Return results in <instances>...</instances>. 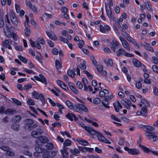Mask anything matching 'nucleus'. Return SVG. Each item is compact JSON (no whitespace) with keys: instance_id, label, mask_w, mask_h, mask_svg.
<instances>
[{"instance_id":"22","label":"nucleus","mask_w":158,"mask_h":158,"mask_svg":"<svg viewBox=\"0 0 158 158\" xmlns=\"http://www.w3.org/2000/svg\"><path fill=\"white\" fill-rule=\"evenodd\" d=\"M114 106L115 111L117 112H119L120 108L121 109H122V108L120 103L118 101L114 103Z\"/></svg>"},{"instance_id":"37","label":"nucleus","mask_w":158,"mask_h":158,"mask_svg":"<svg viewBox=\"0 0 158 158\" xmlns=\"http://www.w3.org/2000/svg\"><path fill=\"white\" fill-rule=\"evenodd\" d=\"M140 102L143 104L146 107H149L150 106V104L145 99H141L140 100Z\"/></svg>"},{"instance_id":"17","label":"nucleus","mask_w":158,"mask_h":158,"mask_svg":"<svg viewBox=\"0 0 158 158\" xmlns=\"http://www.w3.org/2000/svg\"><path fill=\"white\" fill-rule=\"evenodd\" d=\"M46 34L48 37L52 40L56 41L57 40V37L54 33L51 31H46Z\"/></svg>"},{"instance_id":"32","label":"nucleus","mask_w":158,"mask_h":158,"mask_svg":"<svg viewBox=\"0 0 158 158\" xmlns=\"http://www.w3.org/2000/svg\"><path fill=\"white\" fill-rule=\"evenodd\" d=\"M70 152L74 155L77 156L80 152L79 150L77 149L74 148L70 150Z\"/></svg>"},{"instance_id":"51","label":"nucleus","mask_w":158,"mask_h":158,"mask_svg":"<svg viewBox=\"0 0 158 158\" xmlns=\"http://www.w3.org/2000/svg\"><path fill=\"white\" fill-rule=\"evenodd\" d=\"M111 118L113 120L116 121L117 122H121V120L118 118V117H116L115 115L114 114H112L111 116Z\"/></svg>"},{"instance_id":"25","label":"nucleus","mask_w":158,"mask_h":158,"mask_svg":"<svg viewBox=\"0 0 158 158\" xmlns=\"http://www.w3.org/2000/svg\"><path fill=\"white\" fill-rule=\"evenodd\" d=\"M143 81V79L140 78H139L138 81L136 82L135 83V87L138 89H140L142 88V84L141 82Z\"/></svg>"},{"instance_id":"62","label":"nucleus","mask_w":158,"mask_h":158,"mask_svg":"<svg viewBox=\"0 0 158 158\" xmlns=\"http://www.w3.org/2000/svg\"><path fill=\"white\" fill-rule=\"evenodd\" d=\"M6 154L8 156H13L15 154V153L14 152L11 151L10 149L6 152Z\"/></svg>"},{"instance_id":"56","label":"nucleus","mask_w":158,"mask_h":158,"mask_svg":"<svg viewBox=\"0 0 158 158\" xmlns=\"http://www.w3.org/2000/svg\"><path fill=\"white\" fill-rule=\"evenodd\" d=\"M131 102L130 101L127 100L126 101V107L127 109H130V105H131Z\"/></svg>"},{"instance_id":"40","label":"nucleus","mask_w":158,"mask_h":158,"mask_svg":"<svg viewBox=\"0 0 158 158\" xmlns=\"http://www.w3.org/2000/svg\"><path fill=\"white\" fill-rule=\"evenodd\" d=\"M60 133L62 135L64 136V135H66L67 137L69 138H71V136L69 133L66 131H60Z\"/></svg>"},{"instance_id":"59","label":"nucleus","mask_w":158,"mask_h":158,"mask_svg":"<svg viewBox=\"0 0 158 158\" xmlns=\"http://www.w3.org/2000/svg\"><path fill=\"white\" fill-rule=\"evenodd\" d=\"M0 149L6 152L10 149V148L8 146H2L0 147Z\"/></svg>"},{"instance_id":"3","label":"nucleus","mask_w":158,"mask_h":158,"mask_svg":"<svg viewBox=\"0 0 158 158\" xmlns=\"http://www.w3.org/2000/svg\"><path fill=\"white\" fill-rule=\"evenodd\" d=\"M122 34L123 37L125 38L127 41L132 44L135 46H137L138 44L136 40L133 38L130 35L126 32H122Z\"/></svg>"},{"instance_id":"19","label":"nucleus","mask_w":158,"mask_h":158,"mask_svg":"<svg viewBox=\"0 0 158 158\" xmlns=\"http://www.w3.org/2000/svg\"><path fill=\"white\" fill-rule=\"evenodd\" d=\"M30 44L31 46L35 47L38 49L41 48L40 46L37 41H34L31 39L29 40Z\"/></svg>"},{"instance_id":"2","label":"nucleus","mask_w":158,"mask_h":158,"mask_svg":"<svg viewBox=\"0 0 158 158\" xmlns=\"http://www.w3.org/2000/svg\"><path fill=\"white\" fill-rule=\"evenodd\" d=\"M4 31L6 35L9 38L12 37L15 41H16L18 40V37L16 34L14 32H11L7 26H6L4 28Z\"/></svg>"},{"instance_id":"53","label":"nucleus","mask_w":158,"mask_h":158,"mask_svg":"<svg viewBox=\"0 0 158 158\" xmlns=\"http://www.w3.org/2000/svg\"><path fill=\"white\" fill-rule=\"evenodd\" d=\"M74 73L75 75H80V70L79 68H75L73 70Z\"/></svg>"},{"instance_id":"8","label":"nucleus","mask_w":158,"mask_h":158,"mask_svg":"<svg viewBox=\"0 0 158 158\" xmlns=\"http://www.w3.org/2000/svg\"><path fill=\"white\" fill-rule=\"evenodd\" d=\"M119 38L121 42L123 47L127 50L130 51V47L128 42L124 39V38L121 36H119Z\"/></svg>"},{"instance_id":"35","label":"nucleus","mask_w":158,"mask_h":158,"mask_svg":"<svg viewBox=\"0 0 158 158\" xmlns=\"http://www.w3.org/2000/svg\"><path fill=\"white\" fill-rule=\"evenodd\" d=\"M56 105V106H57L59 109V112L62 114V110L64 108V106L61 104L58 103H57Z\"/></svg>"},{"instance_id":"21","label":"nucleus","mask_w":158,"mask_h":158,"mask_svg":"<svg viewBox=\"0 0 158 158\" xmlns=\"http://www.w3.org/2000/svg\"><path fill=\"white\" fill-rule=\"evenodd\" d=\"M77 141L81 145L84 146H87L89 144V143L87 141L81 138H77Z\"/></svg>"},{"instance_id":"12","label":"nucleus","mask_w":158,"mask_h":158,"mask_svg":"<svg viewBox=\"0 0 158 158\" xmlns=\"http://www.w3.org/2000/svg\"><path fill=\"white\" fill-rule=\"evenodd\" d=\"M105 6L107 15L109 18H111L112 17V16L110 7L107 2L105 3Z\"/></svg>"},{"instance_id":"18","label":"nucleus","mask_w":158,"mask_h":158,"mask_svg":"<svg viewBox=\"0 0 158 158\" xmlns=\"http://www.w3.org/2000/svg\"><path fill=\"white\" fill-rule=\"evenodd\" d=\"M66 117L71 121L74 120L77 121V119L75 115L72 113H68L66 115Z\"/></svg>"},{"instance_id":"16","label":"nucleus","mask_w":158,"mask_h":158,"mask_svg":"<svg viewBox=\"0 0 158 158\" xmlns=\"http://www.w3.org/2000/svg\"><path fill=\"white\" fill-rule=\"evenodd\" d=\"M10 17L11 21L13 24L15 26H17L19 23L15 16V14L13 13H10Z\"/></svg>"},{"instance_id":"5","label":"nucleus","mask_w":158,"mask_h":158,"mask_svg":"<svg viewBox=\"0 0 158 158\" xmlns=\"http://www.w3.org/2000/svg\"><path fill=\"white\" fill-rule=\"evenodd\" d=\"M116 53L117 56H119L121 55H123L129 57H133V55L132 54H129L124 49L120 48L118 49Z\"/></svg>"},{"instance_id":"6","label":"nucleus","mask_w":158,"mask_h":158,"mask_svg":"<svg viewBox=\"0 0 158 158\" xmlns=\"http://www.w3.org/2000/svg\"><path fill=\"white\" fill-rule=\"evenodd\" d=\"M48 141V138L44 136L39 137L36 141V143L38 145H41L43 143H46Z\"/></svg>"},{"instance_id":"28","label":"nucleus","mask_w":158,"mask_h":158,"mask_svg":"<svg viewBox=\"0 0 158 158\" xmlns=\"http://www.w3.org/2000/svg\"><path fill=\"white\" fill-rule=\"evenodd\" d=\"M39 76L40 77V79L39 81L44 84L46 85H47V83L45 77L41 74H40Z\"/></svg>"},{"instance_id":"38","label":"nucleus","mask_w":158,"mask_h":158,"mask_svg":"<svg viewBox=\"0 0 158 158\" xmlns=\"http://www.w3.org/2000/svg\"><path fill=\"white\" fill-rule=\"evenodd\" d=\"M59 38L60 41L63 42L64 43H68L69 42V40L68 39L64 38L62 36H60Z\"/></svg>"},{"instance_id":"11","label":"nucleus","mask_w":158,"mask_h":158,"mask_svg":"<svg viewBox=\"0 0 158 158\" xmlns=\"http://www.w3.org/2000/svg\"><path fill=\"white\" fill-rule=\"evenodd\" d=\"M2 45L5 47L9 49H12V48L11 45L12 44V41L10 40L6 39L2 42Z\"/></svg>"},{"instance_id":"50","label":"nucleus","mask_w":158,"mask_h":158,"mask_svg":"<svg viewBox=\"0 0 158 158\" xmlns=\"http://www.w3.org/2000/svg\"><path fill=\"white\" fill-rule=\"evenodd\" d=\"M33 97L35 99H38L40 94L37 92L34 91L32 93V94Z\"/></svg>"},{"instance_id":"44","label":"nucleus","mask_w":158,"mask_h":158,"mask_svg":"<svg viewBox=\"0 0 158 158\" xmlns=\"http://www.w3.org/2000/svg\"><path fill=\"white\" fill-rule=\"evenodd\" d=\"M105 99V100L103 101L102 102V103L106 108H109L110 107V106L108 105L109 103Z\"/></svg>"},{"instance_id":"14","label":"nucleus","mask_w":158,"mask_h":158,"mask_svg":"<svg viewBox=\"0 0 158 158\" xmlns=\"http://www.w3.org/2000/svg\"><path fill=\"white\" fill-rule=\"evenodd\" d=\"M146 135L149 139H152L153 141H155L157 139V136L154 135V133H149L148 131L147 132Z\"/></svg>"},{"instance_id":"58","label":"nucleus","mask_w":158,"mask_h":158,"mask_svg":"<svg viewBox=\"0 0 158 158\" xmlns=\"http://www.w3.org/2000/svg\"><path fill=\"white\" fill-rule=\"evenodd\" d=\"M53 147V145L51 143H48L46 145V148L49 149H52Z\"/></svg>"},{"instance_id":"41","label":"nucleus","mask_w":158,"mask_h":158,"mask_svg":"<svg viewBox=\"0 0 158 158\" xmlns=\"http://www.w3.org/2000/svg\"><path fill=\"white\" fill-rule=\"evenodd\" d=\"M18 57L22 62L24 63H26L27 62V60L21 56L19 55L18 56Z\"/></svg>"},{"instance_id":"57","label":"nucleus","mask_w":158,"mask_h":158,"mask_svg":"<svg viewBox=\"0 0 158 158\" xmlns=\"http://www.w3.org/2000/svg\"><path fill=\"white\" fill-rule=\"evenodd\" d=\"M152 68L155 73L158 74V67L156 65H154L152 66Z\"/></svg>"},{"instance_id":"30","label":"nucleus","mask_w":158,"mask_h":158,"mask_svg":"<svg viewBox=\"0 0 158 158\" xmlns=\"http://www.w3.org/2000/svg\"><path fill=\"white\" fill-rule=\"evenodd\" d=\"M132 62L137 67H139L141 65L140 62L135 59H133Z\"/></svg>"},{"instance_id":"63","label":"nucleus","mask_w":158,"mask_h":158,"mask_svg":"<svg viewBox=\"0 0 158 158\" xmlns=\"http://www.w3.org/2000/svg\"><path fill=\"white\" fill-rule=\"evenodd\" d=\"M152 59L154 64H158V59L156 57L154 56H152Z\"/></svg>"},{"instance_id":"1","label":"nucleus","mask_w":158,"mask_h":158,"mask_svg":"<svg viewBox=\"0 0 158 158\" xmlns=\"http://www.w3.org/2000/svg\"><path fill=\"white\" fill-rule=\"evenodd\" d=\"M72 141L69 139H66L64 141L63 149L60 150L63 158H68L69 152L67 150L69 148L66 147L70 146L72 145Z\"/></svg>"},{"instance_id":"7","label":"nucleus","mask_w":158,"mask_h":158,"mask_svg":"<svg viewBox=\"0 0 158 158\" xmlns=\"http://www.w3.org/2000/svg\"><path fill=\"white\" fill-rule=\"evenodd\" d=\"M43 133V131L41 129H38L33 131L31 132V135L33 138H38Z\"/></svg>"},{"instance_id":"36","label":"nucleus","mask_w":158,"mask_h":158,"mask_svg":"<svg viewBox=\"0 0 158 158\" xmlns=\"http://www.w3.org/2000/svg\"><path fill=\"white\" fill-rule=\"evenodd\" d=\"M66 104L67 106L70 109H73V105L71 102L69 100H67L66 102Z\"/></svg>"},{"instance_id":"55","label":"nucleus","mask_w":158,"mask_h":158,"mask_svg":"<svg viewBox=\"0 0 158 158\" xmlns=\"http://www.w3.org/2000/svg\"><path fill=\"white\" fill-rule=\"evenodd\" d=\"M23 69V71L26 72V73H27L31 74H35V73L30 70H29L28 69H27L26 68H24Z\"/></svg>"},{"instance_id":"13","label":"nucleus","mask_w":158,"mask_h":158,"mask_svg":"<svg viewBox=\"0 0 158 158\" xmlns=\"http://www.w3.org/2000/svg\"><path fill=\"white\" fill-rule=\"evenodd\" d=\"M125 150L127 151L128 152L132 155H137L139 153V151L136 149H129L127 147H125Z\"/></svg>"},{"instance_id":"4","label":"nucleus","mask_w":158,"mask_h":158,"mask_svg":"<svg viewBox=\"0 0 158 158\" xmlns=\"http://www.w3.org/2000/svg\"><path fill=\"white\" fill-rule=\"evenodd\" d=\"M80 125L87 131L91 135H95L97 133V131L94 130L92 127L86 126L82 123H79Z\"/></svg>"},{"instance_id":"47","label":"nucleus","mask_w":158,"mask_h":158,"mask_svg":"<svg viewBox=\"0 0 158 158\" xmlns=\"http://www.w3.org/2000/svg\"><path fill=\"white\" fill-rule=\"evenodd\" d=\"M43 104H44L45 103V100L44 96L43 94H40L39 98Z\"/></svg>"},{"instance_id":"49","label":"nucleus","mask_w":158,"mask_h":158,"mask_svg":"<svg viewBox=\"0 0 158 158\" xmlns=\"http://www.w3.org/2000/svg\"><path fill=\"white\" fill-rule=\"evenodd\" d=\"M68 74L72 77H75V74L73 71L71 70H69L67 71Z\"/></svg>"},{"instance_id":"42","label":"nucleus","mask_w":158,"mask_h":158,"mask_svg":"<svg viewBox=\"0 0 158 158\" xmlns=\"http://www.w3.org/2000/svg\"><path fill=\"white\" fill-rule=\"evenodd\" d=\"M83 73L86 75L90 79H92L93 78V76L90 73H89L88 71L86 70H84L83 71Z\"/></svg>"},{"instance_id":"64","label":"nucleus","mask_w":158,"mask_h":158,"mask_svg":"<svg viewBox=\"0 0 158 158\" xmlns=\"http://www.w3.org/2000/svg\"><path fill=\"white\" fill-rule=\"evenodd\" d=\"M153 89L154 94L156 95H158V89L155 86H153Z\"/></svg>"},{"instance_id":"9","label":"nucleus","mask_w":158,"mask_h":158,"mask_svg":"<svg viewBox=\"0 0 158 158\" xmlns=\"http://www.w3.org/2000/svg\"><path fill=\"white\" fill-rule=\"evenodd\" d=\"M97 133L95 135H97L98 139L101 142L107 144H110L111 143L108 139L106 138L102 134L99 133L97 131Z\"/></svg>"},{"instance_id":"24","label":"nucleus","mask_w":158,"mask_h":158,"mask_svg":"<svg viewBox=\"0 0 158 158\" xmlns=\"http://www.w3.org/2000/svg\"><path fill=\"white\" fill-rule=\"evenodd\" d=\"M77 105L80 108V110L81 109L86 112H88L89 111L88 108L84 105L78 103L77 104Z\"/></svg>"},{"instance_id":"31","label":"nucleus","mask_w":158,"mask_h":158,"mask_svg":"<svg viewBox=\"0 0 158 158\" xmlns=\"http://www.w3.org/2000/svg\"><path fill=\"white\" fill-rule=\"evenodd\" d=\"M145 128L146 129V134H147V131H148L149 133H153L151 131L154 130V128L153 127L149 126H145Z\"/></svg>"},{"instance_id":"27","label":"nucleus","mask_w":158,"mask_h":158,"mask_svg":"<svg viewBox=\"0 0 158 158\" xmlns=\"http://www.w3.org/2000/svg\"><path fill=\"white\" fill-rule=\"evenodd\" d=\"M145 45L144 46V47L147 50L151 51L152 52H154V50L152 47H151L149 44H148L146 42H144Z\"/></svg>"},{"instance_id":"33","label":"nucleus","mask_w":158,"mask_h":158,"mask_svg":"<svg viewBox=\"0 0 158 158\" xmlns=\"http://www.w3.org/2000/svg\"><path fill=\"white\" fill-rule=\"evenodd\" d=\"M86 63L85 61L84 60H83L82 62L81 61V63L79 65L80 68L82 69H85L86 68Z\"/></svg>"},{"instance_id":"45","label":"nucleus","mask_w":158,"mask_h":158,"mask_svg":"<svg viewBox=\"0 0 158 158\" xmlns=\"http://www.w3.org/2000/svg\"><path fill=\"white\" fill-rule=\"evenodd\" d=\"M140 146L141 147L142 149L146 153H149L150 152L151 150L145 147L144 146L142 145H140Z\"/></svg>"},{"instance_id":"52","label":"nucleus","mask_w":158,"mask_h":158,"mask_svg":"<svg viewBox=\"0 0 158 158\" xmlns=\"http://www.w3.org/2000/svg\"><path fill=\"white\" fill-rule=\"evenodd\" d=\"M90 58L93 64L95 66H96L97 64V62L95 60L94 57L93 56H90Z\"/></svg>"},{"instance_id":"34","label":"nucleus","mask_w":158,"mask_h":158,"mask_svg":"<svg viewBox=\"0 0 158 158\" xmlns=\"http://www.w3.org/2000/svg\"><path fill=\"white\" fill-rule=\"evenodd\" d=\"M55 65L56 68L57 69H60L62 67L61 65L60 62L58 60H56Z\"/></svg>"},{"instance_id":"15","label":"nucleus","mask_w":158,"mask_h":158,"mask_svg":"<svg viewBox=\"0 0 158 158\" xmlns=\"http://www.w3.org/2000/svg\"><path fill=\"white\" fill-rule=\"evenodd\" d=\"M110 29V27L108 25H105L104 27L101 25L100 27V31L103 33H106Z\"/></svg>"},{"instance_id":"10","label":"nucleus","mask_w":158,"mask_h":158,"mask_svg":"<svg viewBox=\"0 0 158 158\" xmlns=\"http://www.w3.org/2000/svg\"><path fill=\"white\" fill-rule=\"evenodd\" d=\"M25 3L27 6L28 8H30L34 13H37V10L36 7L34 5L31 4L30 1L28 0H26Z\"/></svg>"},{"instance_id":"20","label":"nucleus","mask_w":158,"mask_h":158,"mask_svg":"<svg viewBox=\"0 0 158 158\" xmlns=\"http://www.w3.org/2000/svg\"><path fill=\"white\" fill-rule=\"evenodd\" d=\"M26 126L30 127L29 130H30V127H31V125L33 123V121L31 119H26L24 120Z\"/></svg>"},{"instance_id":"23","label":"nucleus","mask_w":158,"mask_h":158,"mask_svg":"<svg viewBox=\"0 0 158 158\" xmlns=\"http://www.w3.org/2000/svg\"><path fill=\"white\" fill-rule=\"evenodd\" d=\"M16 111L12 109L8 108L5 111V113L6 115H11L16 113Z\"/></svg>"},{"instance_id":"39","label":"nucleus","mask_w":158,"mask_h":158,"mask_svg":"<svg viewBox=\"0 0 158 158\" xmlns=\"http://www.w3.org/2000/svg\"><path fill=\"white\" fill-rule=\"evenodd\" d=\"M25 35L26 36H29L31 34V30L29 28H26L24 30Z\"/></svg>"},{"instance_id":"61","label":"nucleus","mask_w":158,"mask_h":158,"mask_svg":"<svg viewBox=\"0 0 158 158\" xmlns=\"http://www.w3.org/2000/svg\"><path fill=\"white\" fill-rule=\"evenodd\" d=\"M76 85L79 89H81L83 88V85L81 83L80 81H78L77 82Z\"/></svg>"},{"instance_id":"43","label":"nucleus","mask_w":158,"mask_h":158,"mask_svg":"<svg viewBox=\"0 0 158 158\" xmlns=\"http://www.w3.org/2000/svg\"><path fill=\"white\" fill-rule=\"evenodd\" d=\"M101 102V100L98 98H96L93 101V102L95 104H98L100 103Z\"/></svg>"},{"instance_id":"46","label":"nucleus","mask_w":158,"mask_h":158,"mask_svg":"<svg viewBox=\"0 0 158 158\" xmlns=\"http://www.w3.org/2000/svg\"><path fill=\"white\" fill-rule=\"evenodd\" d=\"M27 103L29 105L33 106L35 105L34 102L31 98H28L27 101Z\"/></svg>"},{"instance_id":"48","label":"nucleus","mask_w":158,"mask_h":158,"mask_svg":"<svg viewBox=\"0 0 158 158\" xmlns=\"http://www.w3.org/2000/svg\"><path fill=\"white\" fill-rule=\"evenodd\" d=\"M26 18V22H25L24 24L26 28H28V22H29V18L27 15L25 16Z\"/></svg>"},{"instance_id":"60","label":"nucleus","mask_w":158,"mask_h":158,"mask_svg":"<svg viewBox=\"0 0 158 158\" xmlns=\"http://www.w3.org/2000/svg\"><path fill=\"white\" fill-rule=\"evenodd\" d=\"M12 128L15 130H17L19 129V126L16 123H14L12 126Z\"/></svg>"},{"instance_id":"26","label":"nucleus","mask_w":158,"mask_h":158,"mask_svg":"<svg viewBox=\"0 0 158 158\" xmlns=\"http://www.w3.org/2000/svg\"><path fill=\"white\" fill-rule=\"evenodd\" d=\"M21 119V117L20 116L15 115L13 117L12 120L13 122L18 123L19 122Z\"/></svg>"},{"instance_id":"54","label":"nucleus","mask_w":158,"mask_h":158,"mask_svg":"<svg viewBox=\"0 0 158 158\" xmlns=\"http://www.w3.org/2000/svg\"><path fill=\"white\" fill-rule=\"evenodd\" d=\"M141 111L142 113V114L143 116H144L145 113H146L147 111V107L145 106L142 107L141 109Z\"/></svg>"},{"instance_id":"29","label":"nucleus","mask_w":158,"mask_h":158,"mask_svg":"<svg viewBox=\"0 0 158 158\" xmlns=\"http://www.w3.org/2000/svg\"><path fill=\"white\" fill-rule=\"evenodd\" d=\"M145 4L147 9L149 11L153 12V10L152 7V6L151 3L149 2H147Z\"/></svg>"}]
</instances>
